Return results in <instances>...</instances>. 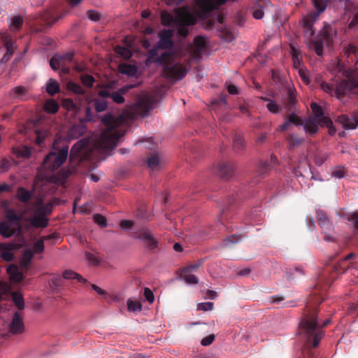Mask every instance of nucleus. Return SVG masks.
<instances>
[{"label":"nucleus","mask_w":358,"mask_h":358,"mask_svg":"<svg viewBox=\"0 0 358 358\" xmlns=\"http://www.w3.org/2000/svg\"><path fill=\"white\" fill-rule=\"evenodd\" d=\"M336 122L346 129H355L357 128L354 116L350 118L347 115H341L338 117Z\"/></svg>","instance_id":"20"},{"label":"nucleus","mask_w":358,"mask_h":358,"mask_svg":"<svg viewBox=\"0 0 358 358\" xmlns=\"http://www.w3.org/2000/svg\"><path fill=\"white\" fill-rule=\"evenodd\" d=\"M312 2L317 13L308 14L303 18L301 22L303 28L310 30V34L314 33L312 29L313 22L317 20L319 14L322 13L327 7L326 0H312Z\"/></svg>","instance_id":"8"},{"label":"nucleus","mask_w":358,"mask_h":358,"mask_svg":"<svg viewBox=\"0 0 358 358\" xmlns=\"http://www.w3.org/2000/svg\"><path fill=\"white\" fill-rule=\"evenodd\" d=\"M10 164V162L8 159H3L1 161L0 167L5 171L9 169Z\"/></svg>","instance_id":"63"},{"label":"nucleus","mask_w":358,"mask_h":358,"mask_svg":"<svg viewBox=\"0 0 358 358\" xmlns=\"http://www.w3.org/2000/svg\"><path fill=\"white\" fill-rule=\"evenodd\" d=\"M68 154L69 145L66 141L61 138H57L53 143L52 151L44 159L38 177L42 180L49 178V174L59 168L66 160Z\"/></svg>","instance_id":"3"},{"label":"nucleus","mask_w":358,"mask_h":358,"mask_svg":"<svg viewBox=\"0 0 358 358\" xmlns=\"http://www.w3.org/2000/svg\"><path fill=\"white\" fill-rule=\"evenodd\" d=\"M214 339H215V336L213 334H210V335L204 337L201 341V344L203 346H208L213 342Z\"/></svg>","instance_id":"54"},{"label":"nucleus","mask_w":358,"mask_h":358,"mask_svg":"<svg viewBox=\"0 0 358 358\" xmlns=\"http://www.w3.org/2000/svg\"><path fill=\"white\" fill-rule=\"evenodd\" d=\"M144 296L146 299V300L149 303H152L154 301L155 297L152 292L149 288H145L144 289Z\"/></svg>","instance_id":"57"},{"label":"nucleus","mask_w":358,"mask_h":358,"mask_svg":"<svg viewBox=\"0 0 358 358\" xmlns=\"http://www.w3.org/2000/svg\"><path fill=\"white\" fill-rule=\"evenodd\" d=\"M32 195H33V192L31 191H29L24 187H19L17 189V193H16V197L19 201H20L23 203H27V202L30 201L27 204V206L30 204V203L31 201L34 202V201H37V199H36V200L31 199Z\"/></svg>","instance_id":"19"},{"label":"nucleus","mask_w":358,"mask_h":358,"mask_svg":"<svg viewBox=\"0 0 358 358\" xmlns=\"http://www.w3.org/2000/svg\"><path fill=\"white\" fill-rule=\"evenodd\" d=\"M25 241L23 240L22 244H17L15 243H10L8 244H0V255L2 259L6 262H10L13 259L14 255L13 250L20 248L24 245Z\"/></svg>","instance_id":"13"},{"label":"nucleus","mask_w":358,"mask_h":358,"mask_svg":"<svg viewBox=\"0 0 358 358\" xmlns=\"http://www.w3.org/2000/svg\"><path fill=\"white\" fill-rule=\"evenodd\" d=\"M321 326L317 322L314 314L306 315L300 323V329L307 336H313V346L316 348L324 336V333L317 329Z\"/></svg>","instance_id":"7"},{"label":"nucleus","mask_w":358,"mask_h":358,"mask_svg":"<svg viewBox=\"0 0 358 358\" xmlns=\"http://www.w3.org/2000/svg\"><path fill=\"white\" fill-rule=\"evenodd\" d=\"M26 211L27 210L23 213L18 214L15 210H8L6 213V220L18 223L19 220L23 217Z\"/></svg>","instance_id":"31"},{"label":"nucleus","mask_w":358,"mask_h":358,"mask_svg":"<svg viewBox=\"0 0 358 358\" xmlns=\"http://www.w3.org/2000/svg\"><path fill=\"white\" fill-rule=\"evenodd\" d=\"M182 55V50L174 49L165 51L157 57V49H152L148 52L145 64L148 66L152 63H157L162 65L164 76L171 80H181L188 71L187 68L181 62Z\"/></svg>","instance_id":"2"},{"label":"nucleus","mask_w":358,"mask_h":358,"mask_svg":"<svg viewBox=\"0 0 358 358\" xmlns=\"http://www.w3.org/2000/svg\"><path fill=\"white\" fill-rule=\"evenodd\" d=\"M81 81L86 87H92L94 82V78L90 75H83L81 76Z\"/></svg>","instance_id":"48"},{"label":"nucleus","mask_w":358,"mask_h":358,"mask_svg":"<svg viewBox=\"0 0 358 358\" xmlns=\"http://www.w3.org/2000/svg\"><path fill=\"white\" fill-rule=\"evenodd\" d=\"M337 69L338 72L342 71L346 80L341 81L335 90L327 83H322L321 88L331 96L334 94L337 99L342 100L344 95L350 94L354 88L358 87V68L355 70L344 71L340 62H338Z\"/></svg>","instance_id":"4"},{"label":"nucleus","mask_w":358,"mask_h":358,"mask_svg":"<svg viewBox=\"0 0 358 358\" xmlns=\"http://www.w3.org/2000/svg\"><path fill=\"white\" fill-rule=\"evenodd\" d=\"M206 45V39L198 36L194 38L192 45L187 47L186 51L189 54L190 59L199 61L201 59V54L205 49Z\"/></svg>","instance_id":"9"},{"label":"nucleus","mask_w":358,"mask_h":358,"mask_svg":"<svg viewBox=\"0 0 358 358\" xmlns=\"http://www.w3.org/2000/svg\"><path fill=\"white\" fill-rule=\"evenodd\" d=\"M107 102L104 99H95L94 108L97 112H102L107 108Z\"/></svg>","instance_id":"47"},{"label":"nucleus","mask_w":358,"mask_h":358,"mask_svg":"<svg viewBox=\"0 0 358 358\" xmlns=\"http://www.w3.org/2000/svg\"><path fill=\"white\" fill-rule=\"evenodd\" d=\"M36 143L40 145L43 143V139L45 138V134L43 132H41L38 130H36Z\"/></svg>","instance_id":"61"},{"label":"nucleus","mask_w":358,"mask_h":358,"mask_svg":"<svg viewBox=\"0 0 358 358\" xmlns=\"http://www.w3.org/2000/svg\"><path fill=\"white\" fill-rule=\"evenodd\" d=\"M298 71V74L301 78V80L303 81L304 83L308 84L310 82L309 79V73L307 71L306 68L305 66L300 67L299 69H296Z\"/></svg>","instance_id":"45"},{"label":"nucleus","mask_w":358,"mask_h":358,"mask_svg":"<svg viewBox=\"0 0 358 358\" xmlns=\"http://www.w3.org/2000/svg\"><path fill=\"white\" fill-rule=\"evenodd\" d=\"M134 87V85H128L122 87L118 91L111 94V99L117 103H122L124 101L123 95L128 91V90Z\"/></svg>","instance_id":"23"},{"label":"nucleus","mask_w":358,"mask_h":358,"mask_svg":"<svg viewBox=\"0 0 358 358\" xmlns=\"http://www.w3.org/2000/svg\"><path fill=\"white\" fill-rule=\"evenodd\" d=\"M62 106L69 110L74 108L73 101L69 99H64L63 101Z\"/></svg>","instance_id":"60"},{"label":"nucleus","mask_w":358,"mask_h":358,"mask_svg":"<svg viewBox=\"0 0 358 358\" xmlns=\"http://www.w3.org/2000/svg\"><path fill=\"white\" fill-rule=\"evenodd\" d=\"M317 124H319L315 119L309 118L303 122V129L306 134L313 135L317 133L318 130Z\"/></svg>","instance_id":"24"},{"label":"nucleus","mask_w":358,"mask_h":358,"mask_svg":"<svg viewBox=\"0 0 358 358\" xmlns=\"http://www.w3.org/2000/svg\"><path fill=\"white\" fill-rule=\"evenodd\" d=\"M311 109L314 115L313 119H315L322 126H325L329 128L331 135L334 134L336 129L333 125V122L329 117L324 116V111L322 107L316 103H313L311 104Z\"/></svg>","instance_id":"10"},{"label":"nucleus","mask_w":358,"mask_h":358,"mask_svg":"<svg viewBox=\"0 0 358 358\" xmlns=\"http://www.w3.org/2000/svg\"><path fill=\"white\" fill-rule=\"evenodd\" d=\"M213 308V303L212 302H203L200 303L197 306V309L200 310H211Z\"/></svg>","instance_id":"51"},{"label":"nucleus","mask_w":358,"mask_h":358,"mask_svg":"<svg viewBox=\"0 0 358 358\" xmlns=\"http://www.w3.org/2000/svg\"><path fill=\"white\" fill-rule=\"evenodd\" d=\"M133 225V222L131 220H123L120 222V227L124 229H129Z\"/></svg>","instance_id":"62"},{"label":"nucleus","mask_w":358,"mask_h":358,"mask_svg":"<svg viewBox=\"0 0 358 358\" xmlns=\"http://www.w3.org/2000/svg\"><path fill=\"white\" fill-rule=\"evenodd\" d=\"M262 99L268 102L266 106L271 113H278L280 111L281 108L276 101L266 97H262Z\"/></svg>","instance_id":"32"},{"label":"nucleus","mask_w":358,"mask_h":358,"mask_svg":"<svg viewBox=\"0 0 358 358\" xmlns=\"http://www.w3.org/2000/svg\"><path fill=\"white\" fill-rule=\"evenodd\" d=\"M348 220L353 223L354 227L358 229V213L354 212L348 215Z\"/></svg>","instance_id":"52"},{"label":"nucleus","mask_w":358,"mask_h":358,"mask_svg":"<svg viewBox=\"0 0 358 358\" xmlns=\"http://www.w3.org/2000/svg\"><path fill=\"white\" fill-rule=\"evenodd\" d=\"M10 287L6 283L0 282V298L2 295L7 294L10 292Z\"/></svg>","instance_id":"59"},{"label":"nucleus","mask_w":358,"mask_h":358,"mask_svg":"<svg viewBox=\"0 0 358 358\" xmlns=\"http://www.w3.org/2000/svg\"><path fill=\"white\" fill-rule=\"evenodd\" d=\"M33 256L34 254L30 250H24L20 259L21 267L27 268L30 262L31 261Z\"/></svg>","instance_id":"30"},{"label":"nucleus","mask_w":358,"mask_h":358,"mask_svg":"<svg viewBox=\"0 0 358 358\" xmlns=\"http://www.w3.org/2000/svg\"><path fill=\"white\" fill-rule=\"evenodd\" d=\"M7 272L13 283L19 282L23 279L22 273L19 272L18 268L15 265H10L7 268Z\"/></svg>","instance_id":"22"},{"label":"nucleus","mask_w":358,"mask_h":358,"mask_svg":"<svg viewBox=\"0 0 358 358\" xmlns=\"http://www.w3.org/2000/svg\"><path fill=\"white\" fill-rule=\"evenodd\" d=\"M63 277L65 279L70 280V279H77L78 281H83L85 282V280L83 278L81 275L76 273V272L70 270H66L63 273Z\"/></svg>","instance_id":"42"},{"label":"nucleus","mask_w":358,"mask_h":358,"mask_svg":"<svg viewBox=\"0 0 358 358\" xmlns=\"http://www.w3.org/2000/svg\"><path fill=\"white\" fill-rule=\"evenodd\" d=\"M72 58V54H68L61 57H55L50 59V65L53 70L56 71L60 69L62 63H64L65 62H71Z\"/></svg>","instance_id":"18"},{"label":"nucleus","mask_w":358,"mask_h":358,"mask_svg":"<svg viewBox=\"0 0 358 358\" xmlns=\"http://www.w3.org/2000/svg\"><path fill=\"white\" fill-rule=\"evenodd\" d=\"M46 91L50 95H54L59 91V83L52 79H50L47 83Z\"/></svg>","instance_id":"34"},{"label":"nucleus","mask_w":358,"mask_h":358,"mask_svg":"<svg viewBox=\"0 0 358 358\" xmlns=\"http://www.w3.org/2000/svg\"><path fill=\"white\" fill-rule=\"evenodd\" d=\"M87 131L86 127L83 124L75 125L71 127L68 132V137L71 139L78 138Z\"/></svg>","instance_id":"21"},{"label":"nucleus","mask_w":358,"mask_h":358,"mask_svg":"<svg viewBox=\"0 0 358 358\" xmlns=\"http://www.w3.org/2000/svg\"><path fill=\"white\" fill-rule=\"evenodd\" d=\"M226 0H196L195 8L198 13L205 15L223 4Z\"/></svg>","instance_id":"11"},{"label":"nucleus","mask_w":358,"mask_h":358,"mask_svg":"<svg viewBox=\"0 0 358 358\" xmlns=\"http://www.w3.org/2000/svg\"><path fill=\"white\" fill-rule=\"evenodd\" d=\"M12 297L17 307L20 310H23L24 308V301L22 295L19 292H13Z\"/></svg>","instance_id":"38"},{"label":"nucleus","mask_w":358,"mask_h":358,"mask_svg":"<svg viewBox=\"0 0 358 358\" xmlns=\"http://www.w3.org/2000/svg\"><path fill=\"white\" fill-rule=\"evenodd\" d=\"M244 142L241 136L237 135L234 138V145L235 148L239 149L243 146Z\"/></svg>","instance_id":"56"},{"label":"nucleus","mask_w":358,"mask_h":358,"mask_svg":"<svg viewBox=\"0 0 358 358\" xmlns=\"http://www.w3.org/2000/svg\"><path fill=\"white\" fill-rule=\"evenodd\" d=\"M52 205L50 203H43L41 199L31 202L27 207V210H34V215L27 220L35 228H45L48 224L47 215L52 212Z\"/></svg>","instance_id":"6"},{"label":"nucleus","mask_w":358,"mask_h":358,"mask_svg":"<svg viewBox=\"0 0 358 358\" xmlns=\"http://www.w3.org/2000/svg\"><path fill=\"white\" fill-rule=\"evenodd\" d=\"M115 52L125 59H129L132 56L131 50L128 48L117 46L115 48Z\"/></svg>","instance_id":"37"},{"label":"nucleus","mask_w":358,"mask_h":358,"mask_svg":"<svg viewBox=\"0 0 358 358\" xmlns=\"http://www.w3.org/2000/svg\"><path fill=\"white\" fill-rule=\"evenodd\" d=\"M13 154L17 158L28 159L31 155V150L27 146H19L13 148Z\"/></svg>","instance_id":"27"},{"label":"nucleus","mask_w":358,"mask_h":358,"mask_svg":"<svg viewBox=\"0 0 358 358\" xmlns=\"http://www.w3.org/2000/svg\"><path fill=\"white\" fill-rule=\"evenodd\" d=\"M317 218L319 221V224L320 225V227H322V228H326L327 226L328 225L329 220L326 217L325 213L322 211H318L317 213Z\"/></svg>","instance_id":"46"},{"label":"nucleus","mask_w":358,"mask_h":358,"mask_svg":"<svg viewBox=\"0 0 358 358\" xmlns=\"http://www.w3.org/2000/svg\"><path fill=\"white\" fill-rule=\"evenodd\" d=\"M7 38H8L7 36L3 37V41L5 42V47L6 48V52L4 55L3 58L1 61V63L8 61L10 58V57L13 52V50L15 48V45L13 43V42L11 40L8 41L7 39Z\"/></svg>","instance_id":"26"},{"label":"nucleus","mask_w":358,"mask_h":358,"mask_svg":"<svg viewBox=\"0 0 358 358\" xmlns=\"http://www.w3.org/2000/svg\"><path fill=\"white\" fill-rule=\"evenodd\" d=\"M331 41V37L329 34H325L324 32L322 38L317 39L313 41V46L316 54L319 56L322 55L324 46L329 45Z\"/></svg>","instance_id":"17"},{"label":"nucleus","mask_w":358,"mask_h":358,"mask_svg":"<svg viewBox=\"0 0 358 358\" xmlns=\"http://www.w3.org/2000/svg\"><path fill=\"white\" fill-rule=\"evenodd\" d=\"M8 331L13 335L22 334L25 331V326L23 317L17 312H15L11 321L8 324Z\"/></svg>","instance_id":"12"},{"label":"nucleus","mask_w":358,"mask_h":358,"mask_svg":"<svg viewBox=\"0 0 358 358\" xmlns=\"http://www.w3.org/2000/svg\"><path fill=\"white\" fill-rule=\"evenodd\" d=\"M252 15L255 19H262L264 16V12L261 7L253 8Z\"/></svg>","instance_id":"55"},{"label":"nucleus","mask_w":358,"mask_h":358,"mask_svg":"<svg viewBox=\"0 0 358 358\" xmlns=\"http://www.w3.org/2000/svg\"><path fill=\"white\" fill-rule=\"evenodd\" d=\"M93 220H94V222H96L97 224H99L101 227H106L107 224L106 218L101 215H99V214L94 215L93 216Z\"/></svg>","instance_id":"49"},{"label":"nucleus","mask_w":358,"mask_h":358,"mask_svg":"<svg viewBox=\"0 0 358 358\" xmlns=\"http://www.w3.org/2000/svg\"><path fill=\"white\" fill-rule=\"evenodd\" d=\"M173 31L171 29L163 30L159 34V47L162 49H170L173 47L172 37Z\"/></svg>","instance_id":"15"},{"label":"nucleus","mask_w":358,"mask_h":358,"mask_svg":"<svg viewBox=\"0 0 358 358\" xmlns=\"http://www.w3.org/2000/svg\"><path fill=\"white\" fill-rule=\"evenodd\" d=\"M44 109L48 113H55L59 109V105L54 99H50L45 103Z\"/></svg>","instance_id":"36"},{"label":"nucleus","mask_w":358,"mask_h":358,"mask_svg":"<svg viewBox=\"0 0 358 358\" xmlns=\"http://www.w3.org/2000/svg\"><path fill=\"white\" fill-rule=\"evenodd\" d=\"M148 165L152 170L156 169L159 165V158L157 154H154L148 158Z\"/></svg>","instance_id":"40"},{"label":"nucleus","mask_w":358,"mask_h":358,"mask_svg":"<svg viewBox=\"0 0 358 358\" xmlns=\"http://www.w3.org/2000/svg\"><path fill=\"white\" fill-rule=\"evenodd\" d=\"M138 238L143 241L147 247L150 249L157 248V241L152 232L148 229L141 231Z\"/></svg>","instance_id":"16"},{"label":"nucleus","mask_w":358,"mask_h":358,"mask_svg":"<svg viewBox=\"0 0 358 358\" xmlns=\"http://www.w3.org/2000/svg\"><path fill=\"white\" fill-rule=\"evenodd\" d=\"M219 169L222 177H226L231 173V167L228 164H220Z\"/></svg>","instance_id":"50"},{"label":"nucleus","mask_w":358,"mask_h":358,"mask_svg":"<svg viewBox=\"0 0 358 358\" xmlns=\"http://www.w3.org/2000/svg\"><path fill=\"white\" fill-rule=\"evenodd\" d=\"M87 17L92 21L96 22L100 19V14L97 11L90 10L87 13Z\"/></svg>","instance_id":"53"},{"label":"nucleus","mask_w":358,"mask_h":358,"mask_svg":"<svg viewBox=\"0 0 358 358\" xmlns=\"http://www.w3.org/2000/svg\"><path fill=\"white\" fill-rule=\"evenodd\" d=\"M127 306L128 309L130 311L136 312V311H141L142 309L141 304L139 301H133L131 299H129L127 301Z\"/></svg>","instance_id":"44"},{"label":"nucleus","mask_w":358,"mask_h":358,"mask_svg":"<svg viewBox=\"0 0 358 358\" xmlns=\"http://www.w3.org/2000/svg\"><path fill=\"white\" fill-rule=\"evenodd\" d=\"M332 176L336 178H343L346 176V173L343 169H337L332 172Z\"/></svg>","instance_id":"58"},{"label":"nucleus","mask_w":358,"mask_h":358,"mask_svg":"<svg viewBox=\"0 0 358 358\" xmlns=\"http://www.w3.org/2000/svg\"><path fill=\"white\" fill-rule=\"evenodd\" d=\"M101 120L103 123L108 128L102 132L100 138L93 144V141L86 138L78 141L71 148V160L86 159L89 157L93 149L97 150L101 153H108L117 146V141L124 136V133L116 127L124 122V117L121 115L114 117L111 114H106L102 117Z\"/></svg>","instance_id":"1"},{"label":"nucleus","mask_w":358,"mask_h":358,"mask_svg":"<svg viewBox=\"0 0 358 358\" xmlns=\"http://www.w3.org/2000/svg\"><path fill=\"white\" fill-rule=\"evenodd\" d=\"M20 229L19 224L8 220L0 223V234L5 238L13 236L17 230Z\"/></svg>","instance_id":"14"},{"label":"nucleus","mask_w":358,"mask_h":358,"mask_svg":"<svg viewBox=\"0 0 358 358\" xmlns=\"http://www.w3.org/2000/svg\"><path fill=\"white\" fill-rule=\"evenodd\" d=\"M66 86L68 90L72 91L75 94H83L85 93L84 90L80 85L75 83L72 81L69 82Z\"/></svg>","instance_id":"41"},{"label":"nucleus","mask_w":358,"mask_h":358,"mask_svg":"<svg viewBox=\"0 0 358 358\" xmlns=\"http://www.w3.org/2000/svg\"><path fill=\"white\" fill-rule=\"evenodd\" d=\"M137 67L135 65L128 64H121L119 65V71L130 77L135 76L137 73Z\"/></svg>","instance_id":"25"},{"label":"nucleus","mask_w":358,"mask_h":358,"mask_svg":"<svg viewBox=\"0 0 358 358\" xmlns=\"http://www.w3.org/2000/svg\"><path fill=\"white\" fill-rule=\"evenodd\" d=\"M50 238L49 236H43L39 240L36 241L33 245L34 252L36 254H41L44 251L45 245L44 242Z\"/></svg>","instance_id":"33"},{"label":"nucleus","mask_w":358,"mask_h":358,"mask_svg":"<svg viewBox=\"0 0 358 358\" xmlns=\"http://www.w3.org/2000/svg\"><path fill=\"white\" fill-rule=\"evenodd\" d=\"M27 92V90L22 86H18L13 88L10 91V94L13 98L23 99Z\"/></svg>","instance_id":"35"},{"label":"nucleus","mask_w":358,"mask_h":358,"mask_svg":"<svg viewBox=\"0 0 358 358\" xmlns=\"http://www.w3.org/2000/svg\"><path fill=\"white\" fill-rule=\"evenodd\" d=\"M292 56L293 60V65L296 69L304 66L301 62L302 57L300 50L294 48V46L292 47Z\"/></svg>","instance_id":"29"},{"label":"nucleus","mask_w":358,"mask_h":358,"mask_svg":"<svg viewBox=\"0 0 358 358\" xmlns=\"http://www.w3.org/2000/svg\"><path fill=\"white\" fill-rule=\"evenodd\" d=\"M162 23L164 25H170L172 22L176 25L178 33L185 36L188 34V26L193 25L196 22V16L192 13L189 8L182 7L176 10V16L168 12H163L161 15Z\"/></svg>","instance_id":"5"},{"label":"nucleus","mask_w":358,"mask_h":358,"mask_svg":"<svg viewBox=\"0 0 358 358\" xmlns=\"http://www.w3.org/2000/svg\"><path fill=\"white\" fill-rule=\"evenodd\" d=\"M182 277L188 285H194L199 282L198 278L190 273H183Z\"/></svg>","instance_id":"43"},{"label":"nucleus","mask_w":358,"mask_h":358,"mask_svg":"<svg viewBox=\"0 0 358 358\" xmlns=\"http://www.w3.org/2000/svg\"><path fill=\"white\" fill-rule=\"evenodd\" d=\"M358 24V14H355L352 21L350 22L349 27L350 28H355Z\"/></svg>","instance_id":"64"},{"label":"nucleus","mask_w":358,"mask_h":358,"mask_svg":"<svg viewBox=\"0 0 358 358\" xmlns=\"http://www.w3.org/2000/svg\"><path fill=\"white\" fill-rule=\"evenodd\" d=\"M23 24V18L19 15L12 17L9 20V28L13 31L20 30Z\"/></svg>","instance_id":"28"},{"label":"nucleus","mask_w":358,"mask_h":358,"mask_svg":"<svg viewBox=\"0 0 358 358\" xmlns=\"http://www.w3.org/2000/svg\"><path fill=\"white\" fill-rule=\"evenodd\" d=\"M301 122L299 117L295 114L292 113L289 115V120L287 122H285L283 124L280 126V129L282 131L286 130L289 125L290 123L294 124L296 125L299 124Z\"/></svg>","instance_id":"39"}]
</instances>
